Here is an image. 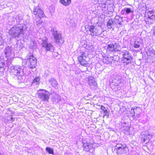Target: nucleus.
<instances>
[{"label":"nucleus","instance_id":"22","mask_svg":"<svg viewBox=\"0 0 155 155\" xmlns=\"http://www.w3.org/2000/svg\"><path fill=\"white\" fill-rule=\"evenodd\" d=\"M46 151L50 154H53L54 152L52 149L49 147H47L46 148Z\"/></svg>","mask_w":155,"mask_h":155},{"label":"nucleus","instance_id":"3","mask_svg":"<svg viewBox=\"0 0 155 155\" xmlns=\"http://www.w3.org/2000/svg\"><path fill=\"white\" fill-rule=\"evenodd\" d=\"M9 35L14 38L18 37L23 33V27H13L9 30Z\"/></svg>","mask_w":155,"mask_h":155},{"label":"nucleus","instance_id":"11","mask_svg":"<svg viewBox=\"0 0 155 155\" xmlns=\"http://www.w3.org/2000/svg\"><path fill=\"white\" fill-rule=\"evenodd\" d=\"M34 14L36 16V17L38 19H41L45 17L44 12L41 9L37 8H34L33 11Z\"/></svg>","mask_w":155,"mask_h":155},{"label":"nucleus","instance_id":"13","mask_svg":"<svg viewBox=\"0 0 155 155\" xmlns=\"http://www.w3.org/2000/svg\"><path fill=\"white\" fill-rule=\"evenodd\" d=\"M95 26L91 25L88 27L89 31L92 36L97 35L99 33L98 30L95 28Z\"/></svg>","mask_w":155,"mask_h":155},{"label":"nucleus","instance_id":"5","mask_svg":"<svg viewBox=\"0 0 155 155\" xmlns=\"http://www.w3.org/2000/svg\"><path fill=\"white\" fill-rule=\"evenodd\" d=\"M78 60L80 64L82 66H88L89 60L86 56L84 52H82L81 55L79 56L78 58Z\"/></svg>","mask_w":155,"mask_h":155},{"label":"nucleus","instance_id":"10","mask_svg":"<svg viewBox=\"0 0 155 155\" xmlns=\"http://www.w3.org/2000/svg\"><path fill=\"white\" fill-rule=\"evenodd\" d=\"M93 144L86 142L83 143V147L84 151L93 153L94 151V148L93 146Z\"/></svg>","mask_w":155,"mask_h":155},{"label":"nucleus","instance_id":"29","mask_svg":"<svg viewBox=\"0 0 155 155\" xmlns=\"http://www.w3.org/2000/svg\"><path fill=\"white\" fill-rule=\"evenodd\" d=\"M0 155H2V153L1 152H0Z\"/></svg>","mask_w":155,"mask_h":155},{"label":"nucleus","instance_id":"24","mask_svg":"<svg viewBox=\"0 0 155 155\" xmlns=\"http://www.w3.org/2000/svg\"><path fill=\"white\" fill-rule=\"evenodd\" d=\"M139 42H136V41L135 42L134 45V47L135 48H139L140 47V45L139 44H138V43Z\"/></svg>","mask_w":155,"mask_h":155},{"label":"nucleus","instance_id":"15","mask_svg":"<svg viewBox=\"0 0 155 155\" xmlns=\"http://www.w3.org/2000/svg\"><path fill=\"white\" fill-rule=\"evenodd\" d=\"M60 2L64 6H67L69 5L71 2V0H59Z\"/></svg>","mask_w":155,"mask_h":155},{"label":"nucleus","instance_id":"9","mask_svg":"<svg viewBox=\"0 0 155 155\" xmlns=\"http://www.w3.org/2000/svg\"><path fill=\"white\" fill-rule=\"evenodd\" d=\"M132 58L129 51H126L123 54L122 61L123 63L126 64L131 63Z\"/></svg>","mask_w":155,"mask_h":155},{"label":"nucleus","instance_id":"16","mask_svg":"<svg viewBox=\"0 0 155 155\" xmlns=\"http://www.w3.org/2000/svg\"><path fill=\"white\" fill-rule=\"evenodd\" d=\"M149 135H145L144 136V137L142 138L141 140V142L142 143H144L145 144L149 142L150 141V139L148 136Z\"/></svg>","mask_w":155,"mask_h":155},{"label":"nucleus","instance_id":"7","mask_svg":"<svg viewBox=\"0 0 155 155\" xmlns=\"http://www.w3.org/2000/svg\"><path fill=\"white\" fill-rule=\"evenodd\" d=\"M21 69V67L19 65L12 66L10 69V73L12 75L18 76L20 74Z\"/></svg>","mask_w":155,"mask_h":155},{"label":"nucleus","instance_id":"2","mask_svg":"<svg viewBox=\"0 0 155 155\" xmlns=\"http://www.w3.org/2000/svg\"><path fill=\"white\" fill-rule=\"evenodd\" d=\"M115 150L118 154H123L126 153L129 150L128 148L125 144L117 143L115 146Z\"/></svg>","mask_w":155,"mask_h":155},{"label":"nucleus","instance_id":"26","mask_svg":"<svg viewBox=\"0 0 155 155\" xmlns=\"http://www.w3.org/2000/svg\"><path fill=\"white\" fill-rule=\"evenodd\" d=\"M8 53V51H5V55H7Z\"/></svg>","mask_w":155,"mask_h":155},{"label":"nucleus","instance_id":"12","mask_svg":"<svg viewBox=\"0 0 155 155\" xmlns=\"http://www.w3.org/2000/svg\"><path fill=\"white\" fill-rule=\"evenodd\" d=\"M53 35L54 36V39L56 42L57 43H62L64 42V41L62 39L61 34L58 33L57 31H54Z\"/></svg>","mask_w":155,"mask_h":155},{"label":"nucleus","instance_id":"28","mask_svg":"<svg viewBox=\"0 0 155 155\" xmlns=\"http://www.w3.org/2000/svg\"><path fill=\"white\" fill-rule=\"evenodd\" d=\"M94 85H97V84L96 82H95L94 81Z\"/></svg>","mask_w":155,"mask_h":155},{"label":"nucleus","instance_id":"27","mask_svg":"<svg viewBox=\"0 0 155 155\" xmlns=\"http://www.w3.org/2000/svg\"><path fill=\"white\" fill-rule=\"evenodd\" d=\"M11 120H12V121H14V118L12 117H11Z\"/></svg>","mask_w":155,"mask_h":155},{"label":"nucleus","instance_id":"20","mask_svg":"<svg viewBox=\"0 0 155 155\" xmlns=\"http://www.w3.org/2000/svg\"><path fill=\"white\" fill-rule=\"evenodd\" d=\"M51 84L53 87H55L58 85V83L57 81L55 80H52L50 81Z\"/></svg>","mask_w":155,"mask_h":155},{"label":"nucleus","instance_id":"19","mask_svg":"<svg viewBox=\"0 0 155 155\" xmlns=\"http://www.w3.org/2000/svg\"><path fill=\"white\" fill-rule=\"evenodd\" d=\"M114 22L112 19H109L107 22V25L108 28H112L111 25L113 24Z\"/></svg>","mask_w":155,"mask_h":155},{"label":"nucleus","instance_id":"17","mask_svg":"<svg viewBox=\"0 0 155 155\" xmlns=\"http://www.w3.org/2000/svg\"><path fill=\"white\" fill-rule=\"evenodd\" d=\"M43 46L45 48L47 51H50L51 48L53 47V46L51 44H48L47 43H44Z\"/></svg>","mask_w":155,"mask_h":155},{"label":"nucleus","instance_id":"1","mask_svg":"<svg viewBox=\"0 0 155 155\" xmlns=\"http://www.w3.org/2000/svg\"><path fill=\"white\" fill-rule=\"evenodd\" d=\"M37 94L38 98L43 101L48 102L50 99V93L47 90L40 89L38 91Z\"/></svg>","mask_w":155,"mask_h":155},{"label":"nucleus","instance_id":"21","mask_svg":"<svg viewBox=\"0 0 155 155\" xmlns=\"http://www.w3.org/2000/svg\"><path fill=\"white\" fill-rule=\"evenodd\" d=\"M40 80V78L39 76L36 77L33 81V83L39 84Z\"/></svg>","mask_w":155,"mask_h":155},{"label":"nucleus","instance_id":"18","mask_svg":"<svg viewBox=\"0 0 155 155\" xmlns=\"http://www.w3.org/2000/svg\"><path fill=\"white\" fill-rule=\"evenodd\" d=\"M101 109L104 111V117L105 116H107L109 115L107 109H106L105 107L101 105Z\"/></svg>","mask_w":155,"mask_h":155},{"label":"nucleus","instance_id":"30","mask_svg":"<svg viewBox=\"0 0 155 155\" xmlns=\"http://www.w3.org/2000/svg\"><path fill=\"white\" fill-rule=\"evenodd\" d=\"M42 23V22L41 21V22H40L39 23Z\"/></svg>","mask_w":155,"mask_h":155},{"label":"nucleus","instance_id":"23","mask_svg":"<svg viewBox=\"0 0 155 155\" xmlns=\"http://www.w3.org/2000/svg\"><path fill=\"white\" fill-rule=\"evenodd\" d=\"M5 64L4 61L0 57V68H3Z\"/></svg>","mask_w":155,"mask_h":155},{"label":"nucleus","instance_id":"25","mask_svg":"<svg viewBox=\"0 0 155 155\" xmlns=\"http://www.w3.org/2000/svg\"><path fill=\"white\" fill-rule=\"evenodd\" d=\"M125 11L127 14H129L131 12V10L130 8H127L126 9Z\"/></svg>","mask_w":155,"mask_h":155},{"label":"nucleus","instance_id":"14","mask_svg":"<svg viewBox=\"0 0 155 155\" xmlns=\"http://www.w3.org/2000/svg\"><path fill=\"white\" fill-rule=\"evenodd\" d=\"M103 63L106 64H108L114 62L115 60L113 57H104L103 59Z\"/></svg>","mask_w":155,"mask_h":155},{"label":"nucleus","instance_id":"6","mask_svg":"<svg viewBox=\"0 0 155 155\" xmlns=\"http://www.w3.org/2000/svg\"><path fill=\"white\" fill-rule=\"evenodd\" d=\"M26 62L30 68H34L37 65V59L33 55H31L27 59Z\"/></svg>","mask_w":155,"mask_h":155},{"label":"nucleus","instance_id":"4","mask_svg":"<svg viewBox=\"0 0 155 155\" xmlns=\"http://www.w3.org/2000/svg\"><path fill=\"white\" fill-rule=\"evenodd\" d=\"M147 17H146L145 21L147 24H151L155 21V11H149L147 12Z\"/></svg>","mask_w":155,"mask_h":155},{"label":"nucleus","instance_id":"8","mask_svg":"<svg viewBox=\"0 0 155 155\" xmlns=\"http://www.w3.org/2000/svg\"><path fill=\"white\" fill-rule=\"evenodd\" d=\"M120 46L116 43H111L108 45L107 50L110 52H116L120 51Z\"/></svg>","mask_w":155,"mask_h":155}]
</instances>
